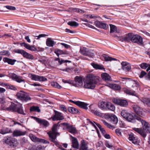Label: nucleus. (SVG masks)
<instances>
[{"instance_id": "obj_13", "label": "nucleus", "mask_w": 150, "mask_h": 150, "mask_svg": "<svg viewBox=\"0 0 150 150\" xmlns=\"http://www.w3.org/2000/svg\"><path fill=\"white\" fill-rule=\"evenodd\" d=\"M32 117L40 125H43L44 127H47L49 125L48 122L44 119L38 118L35 117L33 116Z\"/></svg>"}, {"instance_id": "obj_39", "label": "nucleus", "mask_w": 150, "mask_h": 150, "mask_svg": "<svg viewBox=\"0 0 150 150\" xmlns=\"http://www.w3.org/2000/svg\"><path fill=\"white\" fill-rule=\"evenodd\" d=\"M29 137L33 142H39L40 139L36 137L33 134H30Z\"/></svg>"}, {"instance_id": "obj_8", "label": "nucleus", "mask_w": 150, "mask_h": 150, "mask_svg": "<svg viewBox=\"0 0 150 150\" xmlns=\"http://www.w3.org/2000/svg\"><path fill=\"white\" fill-rule=\"evenodd\" d=\"M63 129L66 128L70 133L72 134L75 133L76 132V128L73 127L71 125L67 123H62Z\"/></svg>"}, {"instance_id": "obj_60", "label": "nucleus", "mask_w": 150, "mask_h": 150, "mask_svg": "<svg viewBox=\"0 0 150 150\" xmlns=\"http://www.w3.org/2000/svg\"><path fill=\"white\" fill-rule=\"evenodd\" d=\"M23 51V50L21 49H16L14 50V52L16 53H17L22 54Z\"/></svg>"}, {"instance_id": "obj_4", "label": "nucleus", "mask_w": 150, "mask_h": 150, "mask_svg": "<svg viewBox=\"0 0 150 150\" xmlns=\"http://www.w3.org/2000/svg\"><path fill=\"white\" fill-rule=\"evenodd\" d=\"M16 96L17 98L23 102H26L31 100V98L26 93L20 91L17 93Z\"/></svg>"}, {"instance_id": "obj_31", "label": "nucleus", "mask_w": 150, "mask_h": 150, "mask_svg": "<svg viewBox=\"0 0 150 150\" xmlns=\"http://www.w3.org/2000/svg\"><path fill=\"white\" fill-rule=\"evenodd\" d=\"M55 43L54 41L52 40L50 38H47L46 41V45L49 47H53Z\"/></svg>"}, {"instance_id": "obj_54", "label": "nucleus", "mask_w": 150, "mask_h": 150, "mask_svg": "<svg viewBox=\"0 0 150 150\" xmlns=\"http://www.w3.org/2000/svg\"><path fill=\"white\" fill-rule=\"evenodd\" d=\"M11 125H12V126H13L17 124L18 125H20L21 126H22V125L19 122H17L15 121H14L13 120H12L11 121Z\"/></svg>"}, {"instance_id": "obj_41", "label": "nucleus", "mask_w": 150, "mask_h": 150, "mask_svg": "<svg viewBox=\"0 0 150 150\" xmlns=\"http://www.w3.org/2000/svg\"><path fill=\"white\" fill-rule=\"evenodd\" d=\"M107 109H108L112 111H114L115 110V107L113 104L110 103H108Z\"/></svg>"}, {"instance_id": "obj_19", "label": "nucleus", "mask_w": 150, "mask_h": 150, "mask_svg": "<svg viewBox=\"0 0 150 150\" xmlns=\"http://www.w3.org/2000/svg\"><path fill=\"white\" fill-rule=\"evenodd\" d=\"M132 34L128 33L122 37L121 38V40L122 42L126 41L129 42L130 41H132Z\"/></svg>"}, {"instance_id": "obj_21", "label": "nucleus", "mask_w": 150, "mask_h": 150, "mask_svg": "<svg viewBox=\"0 0 150 150\" xmlns=\"http://www.w3.org/2000/svg\"><path fill=\"white\" fill-rule=\"evenodd\" d=\"M122 69L125 71H128L131 69L129 64L126 62H122L121 63Z\"/></svg>"}, {"instance_id": "obj_48", "label": "nucleus", "mask_w": 150, "mask_h": 150, "mask_svg": "<svg viewBox=\"0 0 150 150\" xmlns=\"http://www.w3.org/2000/svg\"><path fill=\"white\" fill-rule=\"evenodd\" d=\"M87 49L86 48H81L80 50V52L81 53L82 55L85 56L86 54Z\"/></svg>"}, {"instance_id": "obj_47", "label": "nucleus", "mask_w": 150, "mask_h": 150, "mask_svg": "<svg viewBox=\"0 0 150 150\" xmlns=\"http://www.w3.org/2000/svg\"><path fill=\"white\" fill-rule=\"evenodd\" d=\"M94 55V54L93 53L91 50H89L87 49L86 52V56H88L90 57H92Z\"/></svg>"}, {"instance_id": "obj_61", "label": "nucleus", "mask_w": 150, "mask_h": 150, "mask_svg": "<svg viewBox=\"0 0 150 150\" xmlns=\"http://www.w3.org/2000/svg\"><path fill=\"white\" fill-rule=\"evenodd\" d=\"M146 74V73L144 71H142L140 73L139 75V77L140 78H143L145 75Z\"/></svg>"}, {"instance_id": "obj_20", "label": "nucleus", "mask_w": 150, "mask_h": 150, "mask_svg": "<svg viewBox=\"0 0 150 150\" xmlns=\"http://www.w3.org/2000/svg\"><path fill=\"white\" fill-rule=\"evenodd\" d=\"M133 129L139 134L144 138H145L146 135V133L142 128H133Z\"/></svg>"}, {"instance_id": "obj_45", "label": "nucleus", "mask_w": 150, "mask_h": 150, "mask_svg": "<svg viewBox=\"0 0 150 150\" xmlns=\"http://www.w3.org/2000/svg\"><path fill=\"white\" fill-rule=\"evenodd\" d=\"M10 54V52L7 50H4L0 52V55H6L9 56Z\"/></svg>"}, {"instance_id": "obj_10", "label": "nucleus", "mask_w": 150, "mask_h": 150, "mask_svg": "<svg viewBox=\"0 0 150 150\" xmlns=\"http://www.w3.org/2000/svg\"><path fill=\"white\" fill-rule=\"evenodd\" d=\"M73 86L75 87H81L83 86V79L80 76H76L74 78V81H73Z\"/></svg>"}, {"instance_id": "obj_22", "label": "nucleus", "mask_w": 150, "mask_h": 150, "mask_svg": "<svg viewBox=\"0 0 150 150\" xmlns=\"http://www.w3.org/2000/svg\"><path fill=\"white\" fill-rule=\"evenodd\" d=\"M108 116L110 120L113 124H116L118 121L117 117L115 115L108 114Z\"/></svg>"}, {"instance_id": "obj_25", "label": "nucleus", "mask_w": 150, "mask_h": 150, "mask_svg": "<svg viewBox=\"0 0 150 150\" xmlns=\"http://www.w3.org/2000/svg\"><path fill=\"white\" fill-rule=\"evenodd\" d=\"M72 147L74 149H77L79 148V144L76 138L73 137L72 141Z\"/></svg>"}, {"instance_id": "obj_28", "label": "nucleus", "mask_w": 150, "mask_h": 150, "mask_svg": "<svg viewBox=\"0 0 150 150\" xmlns=\"http://www.w3.org/2000/svg\"><path fill=\"white\" fill-rule=\"evenodd\" d=\"M101 76L102 79L106 81L111 80V77L108 74L106 73H102Z\"/></svg>"}, {"instance_id": "obj_44", "label": "nucleus", "mask_w": 150, "mask_h": 150, "mask_svg": "<svg viewBox=\"0 0 150 150\" xmlns=\"http://www.w3.org/2000/svg\"><path fill=\"white\" fill-rule=\"evenodd\" d=\"M67 24L71 26H77L79 25V23L74 21H70L67 23Z\"/></svg>"}, {"instance_id": "obj_15", "label": "nucleus", "mask_w": 150, "mask_h": 150, "mask_svg": "<svg viewBox=\"0 0 150 150\" xmlns=\"http://www.w3.org/2000/svg\"><path fill=\"white\" fill-rule=\"evenodd\" d=\"M128 139L134 144H138L139 142V140L137 137H135L134 134L132 133L129 134Z\"/></svg>"}, {"instance_id": "obj_16", "label": "nucleus", "mask_w": 150, "mask_h": 150, "mask_svg": "<svg viewBox=\"0 0 150 150\" xmlns=\"http://www.w3.org/2000/svg\"><path fill=\"white\" fill-rule=\"evenodd\" d=\"M70 101L77 105L79 107L83 108L84 109L87 110L88 109L87 106L88 105L85 103L80 101H75L71 100H70Z\"/></svg>"}, {"instance_id": "obj_26", "label": "nucleus", "mask_w": 150, "mask_h": 150, "mask_svg": "<svg viewBox=\"0 0 150 150\" xmlns=\"http://www.w3.org/2000/svg\"><path fill=\"white\" fill-rule=\"evenodd\" d=\"M139 65L140 67L142 69H146L147 71L150 70V64H149L143 62L140 64Z\"/></svg>"}, {"instance_id": "obj_6", "label": "nucleus", "mask_w": 150, "mask_h": 150, "mask_svg": "<svg viewBox=\"0 0 150 150\" xmlns=\"http://www.w3.org/2000/svg\"><path fill=\"white\" fill-rule=\"evenodd\" d=\"M137 121L140 122L142 126L143 130L147 132L150 133V127L149 123L140 117H138Z\"/></svg>"}, {"instance_id": "obj_38", "label": "nucleus", "mask_w": 150, "mask_h": 150, "mask_svg": "<svg viewBox=\"0 0 150 150\" xmlns=\"http://www.w3.org/2000/svg\"><path fill=\"white\" fill-rule=\"evenodd\" d=\"M129 113L126 110H122L121 113V115L123 118L126 120Z\"/></svg>"}, {"instance_id": "obj_64", "label": "nucleus", "mask_w": 150, "mask_h": 150, "mask_svg": "<svg viewBox=\"0 0 150 150\" xmlns=\"http://www.w3.org/2000/svg\"><path fill=\"white\" fill-rule=\"evenodd\" d=\"M29 50L32 51H35L36 50V48L34 46L30 45L28 49Z\"/></svg>"}, {"instance_id": "obj_32", "label": "nucleus", "mask_w": 150, "mask_h": 150, "mask_svg": "<svg viewBox=\"0 0 150 150\" xmlns=\"http://www.w3.org/2000/svg\"><path fill=\"white\" fill-rule=\"evenodd\" d=\"M91 65L95 69H98L102 70L104 69L102 65L92 62L91 64Z\"/></svg>"}, {"instance_id": "obj_49", "label": "nucleus", "mask_w": 150, "mask_h": 150, "mask_svg": "<svg viewBox=\"0 0 150 150\" xmlns=\"http://www.w3.org/2000/svg\"><path fill=\"white\" fill-rule=\"evenodd\" d=\"M150 99L142 98L141 100V101L144 104H146L147 105H148V103L149 102Z\"/></svg>"}, {"instance_id": "obj_1", "label": "nucleus", "mask_w": 150, "mask_h": 150, "mask_svg": "<svg viewBox=\"0 0 150 150\" xmlns=\"http://www.w3.org/2000/svg\"><path fill=\"white\" fill-rule=\"evenodd\" d=\"M62 124V123H61L60 122L54 124L52 128V131H50L47 132L50 140L56 146H59V143L57 139V132H56L59 127H63Z\"/></svg>"}, {"instance_id": "obj_5", "label": "nucleus", "mask_w": 150, "mask_h": 150, "mask_svg": "<svg viewBox=\"0 0 150 150\" xmlns=\"http://www.w3.org/2000/svg\"><path fill=\"white\" fill-rule=\"evenodd\" d=\"M4 142L11 146L14 147L16 146L17 143L16 139L11 137H6L3 139Z\"/></svg>"}, {"instance_id": "obj_18", "label": "nucleus", "mask_w": 150, "mask_h": 150, "mask_svg": "<svg viewBox=\"0 0 150 150\" xmlns=\"http://www.w3.org/2000/svg\"><path fill=\"white\" fill-rule=\"evenodd\" d=\"M95 24L97 27L103 28L105 30L107 29L108 27L106 23L98 21L95 22Z\"/></svg>"}, {"instance_id": "obj_17", "label": "nucleus", "mask_w": 150, "mask_h": 150, "mask_svg": "<svg viewBox=\"0 0 150 150\" xmlns=\"http://www.w3.org/2000/svg\"><path fill=\"white\" fill-rule=\"evenodd\" d=\"M132 107L135 113L139 116L142 115L143 109L142 108L137 105L134 104L132 105Z\"/></svg>"}, {"instance_id": "obj_51", "label": "nucleus", "mask_w": 150, "mask_h": 150, "mask_svg": "<svg viewBox=\"0 0 150 150\" xmlns=\"http://www.w3.org/2000/svg\"><path fill=\"white\" fill-rule=\"evenodd\" d=\"M62 81L64 83H68L70 84H72L73 85V81L69 80H64V79L62 80Z\"/></svg>"}, {"instance_id": "obj_59", "label": "nucleus", "mask_w": 150, "mask_h": 150, "mask_svg": "<svg viewBox=\"0 0 150 150\" xmlns=\"http://www.w3.org/2000/svg\"><path fill=\"white\" fill-rule=\"evenodd\" d=\"M21 45L22 46H23L25 47L26 48L28 49L29 46L30 45L26 43L25 42H22L21 43Z\"/></svg>"}, {"instance_id": "obj_57", "label": "nucleus", "mask_w": 150, "mask_h": 150, "mask_svg": "<svg viewBox=\"0 0 150 150\" xmlns=\"http://www.w3.org/2000/svg\"><path fill=\"white\" fill-rule=\"evenodd\" d=\"M39 142L44 144H49L50 143L48 140L42 139H40Z\"/></svg>"}, {"instance_id": "obj_40", "label": "nucleus", "mask_w": 150, "mask_h": 150, "mask_svg": "<svg viewBox=\"0 0 150 150\" xmlns=\"http://www.w3.org/2000/svg\"><path fill=\"white\" fill-rule=\"evenodd\" d=\"M54 52L58 56L59 55L66 54L65 52L59 49H56Z\"/></svg>"}, {"instance_id": "obj_27", "label": "nucleus", "mask_w": 150, "mask_h": 150, "mask_svg": "<svg viewBox=\"0 0 150 150\" xmlns=\"http://www.w3.org/2000/svg\"><path fill=\"white\" fill-rule=\"evenodd\" d=\"M116 103L121 106H124L128 104V103L126 100L123 99H117Z\"/></svg>"}, {"instance_id": "obj_52", "label": "nucleus", "mask_w": 150, "mask_h": 150, "mask_svg": "<svg viewBox=\"0 0 150 150\" xmlns=\"http://www.w3.org/2000/svg\"><path fill=\"white\" fill-rule=\"evenodd\" d=\"M87 120H88V122L91 124L96 129H97V127L95 125H96V124H97L95 122H92L91 121L90 119H87Z\"/></svg>"}, {"instance_id": "obj_36", "label": "nucleus", "mask_w": 150, "mask_h": 150, "mask_svg": "<svg viewBox=\"0 0 150 150\" xmlns=\"http://www.w3.org/2000/svg\"><path fill=\"white\" fill-rule=\"evenodd\" d=\"M12 132V130L7 128L0 129V133L3 134L8 133H11Z\"/></svg>"}, {"instance_id": "obj_9", "label": "nucleus", "mask_w": 150, "mask_h": 150, "mask_svg": "<svg viewBox=\"0 0 150 150\" xmlns=\"http://www.w3.org/2000/svg\"><path fill=\"white\" fill-rule=\"evenodd\" d=\"M54 115L51 117V118L53 121L61 120L64 119L61 113L55 110H54Z\"/></svg>"}, {"instance_id": "obj_35", "label": "nucleus", "mask_w": 150, "mask_h": 150, "mask_svg": "<svg viewBox=\"0 0 150 150\" xmlns=\"http://www.w3.org/2000/svg\"><path fill=\"white\" fill-rule=\"evenodd\" d=\"M68 110L69 112L72 114L77 113L79 112L77 109L73 107H68Z\"/></svg>"}, {"instance_id": "obj_42", "label": "nucleus", "mask_w": 150, "mask_h": 150, "mask_svg": "<svg viewBox=\"0 0 150 150\" xmlns=\"http://www.w3.org/2000/svg\"><path fill=\"white\" fill-rule=\"evenodd\" d=\"M30 111L31 112L35 111L39 112L40 110L39 107L33 106L30 108Z\"/></svg>"}, {"instance_id": "obj_33", "label": "nucleus", "mask_w": 150, "mask_h": 150, "mask_svg": "<svg viewBox=\"0 0 150 150\" xmlns=\"http://www.w3.org/2000/svg\"><path fill=\"white\" fill-rule=\"evenodd\" d=\"M103 57L106 61H112V60H117V59L115 58L109 57L107 55L103 54L102 56Z\"/></svg>"}, {"instance_id": "obj_3", "label": "nucleus", "mask_w": 150, "mask_h": 150, "mask_svg": "<svg viewBox=\"0 0 150 150\" xmlns=\"http://www.w3.org/2000/svg\"><path fill=\"white\" fill-rule=\"evenodd\" d=\"M8 110H9L16 112L22 114H23L24 113L22 105L21 104H18L16 105L14 104H11L8 108Z\"/></svg>"}, {"instance_id": "obj_30", "label": "nucleus", "mask_w": 150, "mask_h": 150, "mask_svg": "<svg viewBox=\"0 0 150 150\" xmlns=\"http://www.w3.org/2000/svg\"><path fill=\"white\" fill-rule=\"evenodd\" d=\"M91 111L96 115L100 117L103 116V115L102 113H101L97 109L95 108L94 109H91Z\"/></svg>"}, {"instance_id": "obj_46", "label": "nucleus", "mask_w": 150, "mask_h": 150, "mask_svg": "<svg viewBox=\"0 0 150 150\" xmlns=\"http://www.w3.org/2000/svg\"><path fill=\"white\" fill-rule=\"evenodd\" d=\"M110 33H112L115 32L116 30V26L112 24H110Z\"/></svg>"}, {"instance_id": "obj_12", "label": "nucleus", "mask_w": 150, "mask_h": 150, "mask_svg": "<svg viewBox=\"0 0 150 150\" xmlns=\"http://www.w3.org/2000/svg\"><path fill=\"white\" fill-rule=\"evenodd\" d=\"M132 42L139 45H142L143 44L142 38L138 35H132Z\"/></svg>"}, {"instance_id": "obj_2", "label": "nucleus", "mask_w": 150, "mask_h": 150, "mask_svg": "<svg viewBox=\"0 0 150 150\" xmlns=\"http://www.w3.org/2000/svg\"><path fill=\"white\" fill-rule=\"evenodd\" d=\"M98 80V76L93 74H89L87 76L86 80L84 82V87L86 88L93 89Z\"/></svg>"}, {"instance_id": "obj_34", "label": "nucleus", "mask_w": 150, "mask_h": 150, "mask_svg": "<svg viewBox=\"0 0 150 150\" xmlns=\"http://www.w3.org/2000/svg\"><path fill=\"white\" fill-rule=\"evenodd\" d=\"M109 85L110 87L115 90H119L121 89V87L119 85L112 83L110 84Z\"/></svg>"}, {"instance_id": "obj_7", "label": "nucleus", "mask_w": 150, "mask_h": 150, "mask_svg": "<svg viewBox=\"0 0 150 150\" xmlns=\"http://www.w3.org/2000/svg\"><path fill=\"white\" fill-rule=\"evenodd\" d=\"M30 77L32 80L39 81H45L47 80V79L42 76L30 74Z\"/></svg>"}, {"instance_id": "obj_43", "label": "nucleus", "mask_w": 150, "mask_h": 150, "mask_svg": "<svg viewBox=\"0 0 150 150\" xmlns=\"http://www.w3.org/2000/svg\"><path fill=\"white\" fill-rule=\"evenodd\" d=\"M51 85L53 87L59 89L62 88V87L57 82H52L51 83Z\"/></svg>"}, {"instance_id": "obj_55", "label": "nucleus", "mask_w": 150, "mask_h": 150, "mask_svg": "<svg viewBox=\"0 0 150 150\" xmlns=\"http://www.w3.org/2000/svg\"><path fill=\"white\" fill-rule=\"evenodd\" d=\"M7 87L8 89L13 90H16L17 89L13 85H7Z\"/></svg>"}, {"instance_id": "obj_37", "label": "nucleus", "mask_w": 150, "mask_h": 150, "mask_svg": "<svg viewBox=\"0 0 150 150\" xmlns=\"http://www.w3.org/2000/svg\"><path fill=\"white\" fill-rule=\"evenodd\" d=\"M123 91L126 94L132 96H134L135 93V91L126 88H123Z\"/></svg>"}, {"instance_id": "obj_53", "label": "nucleus", "mask_w": 150, "mask_h": 150, "mask_svg": "<svg viewBox=\"0 0 150 150\" xmlns=\"http://www.w3.org/2000/svg\"><path fill=\"white\" fill-rule=\"evenodd\" d=\"M4 7H6L8 9L10 10H15L16 9L15 7L7 5L4 6Z\"/></svg>"}, {"instance_id": "obj_23", "label": "nucleus", "mask_w": 150, "mask_h": 150, "mask_svg": "<svg viewBox=\"0 0 150 150\" xmlns=\"http://www.w3.org/2000/svg\"><path fill=\"white\" fill-rule=\"evenodd\" d=\"M108 102L101 101L98 103L99 108L102 110H106L107 109Z\"/></svg>"}, {"instance_id": "obj_50", "label": "nucleus", "mask_w": 150, "mask_h": 150, "mask_svg": "<svg viewBox=\"0 0 150 150\" xmlns=\"http://www.w3.org/2000/svg\"><path fill=\"white\" fill-rule=\"evenodd\" d=\"M73 10L74 11H75L76 13H83L84 12V11H83L82 9H80L78 8H74L73 9Z\"/></svg>"}, {"instance_id": "obj_62", "label": "nucleus", "mask_w": 150, "mask_h": 150, "mask_svg": "<svg viewBox=\"0 0 150 150\" xmlns=\"http://www.w3.org/2000/svg\"><path fill=\"white\" fill-rule=\"evenodd\" d=\"M46 36H47V35H46L45 34H40L38 36H36L35 37L37 38H36V39L38 40V39H39L41 38L45 37Z\"/></svg>"}, {"instance_id": "obj_63", "label": "nucleus", "mask_w": 150, "mask_h": 150, "mask_svg": "<svg viewBox=\"0 0 150 150\" xmlns=\"http://www.w3.org/2000/svg\"><path fill=\"white\" fill-rule=\"evenodd\" d=\"M26 58L32 60L34 59V57L32 54L28 53Z\"/></svg>"}, {"instance_id": "obj_24", "label": "nucleus", "mask_w": 150, "mask_h": 150, "mask_svg": "<svg viewBox=\"0 0 150 150\" xmlns=\"http://www.w3.org/2000/svg\"><path fill=\"white\" fill-rule=\"evenodd\" d=\"M3 61L4 62L7 63L8 64L12 65H13L17 61L15 59H12L7 57H4L3 59Z\"/></svg>"}, {"instance_id": "obj_14", "label": "nucleus", "mask_w": 150, "mask_h": 150, "mask_svg": "<svg viewBox=\"0 0 150 150\" xmlns=\"http://www.w3.org/2000/svg\"><path fill=\"white\" fill-rule=\"evenodd\" d=\"M11 77L13 81H15L18 83L23 82L24 84L25 83V81L24 80L22 79V76H19L14 73L11 74Z\"/></svg>"}, {"instance_id": "obj_56", "label": "nucleus", "mask_w": 150, "mask_h": 150, "mask_svg": "<svg viewBox=\"0 0 150 150\" xmlns=\"http://www.w3.org/2000/svg\"><path fill=\"white\" fill-rule=\"evenodd\" d=\"M71 61L68 60H65L63 59H61V60H60V61L59 62V65L62 64V63H67V62H71Z\"/></svg>"}, {"instance_id": "obj_29", "label": "nucleus", "mask_w": 150, "mask_h": 150, "mask_svg": "<svg viewBox=\"0 0 150 150\" xmlns=\"http://www.w3.org/2000/svg\"><path fill=\"white\" fill-rule=\"evenodd\" d=\"M25 134V133L20 130H15L13 133V137H18L21 136H23Z\"/></svg>"}, {"instance_id": "obj_11", "label": "nucleus", "mask_w": 150, "mask_h": 150, "mask_svg": "<svg viewBox=\"0 0 150 150\" xmlns=\"http://www.w3.org/2000/svg\"><path fill=\"white\" fill-rule=\"evenodd\" d=\"M128 115L126 120L129 122L133 123L136 122V120H137L138 117H139L133 113H129Z\"/></svg>"}, {"instance_id": "obj_58", "label": "nucleus", "mask_w": 150, "mask_h": 150, "mask_svg": "<svg viewBox=\"0 0 150 150\" xmlns=\"http://www.w3.org/2000/svg\"><path fill=\"white\" fill-rule=\"evenodd\" d=\"M42 148L41 146H38L36 147H33L32 148V150H42Z\"/></svg>"}]
</instances>
